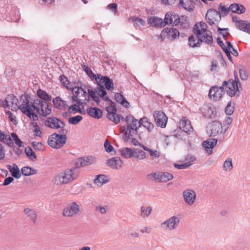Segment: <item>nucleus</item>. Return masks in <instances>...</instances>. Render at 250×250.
<instances>
[{"label":"nucleus","mask_w":250,"mask_h":250,"mask_svg":"<svg viewBox=\"0 0 250 250\" xmlns=\"http://www.w3.org/2000/svg\"><path fill=\"white\" fill-rule=\"evenodd\" d=\"M68 130L66 129H61L60 134L54 133L49 137L48 139V145L53 148H60L66 142V134Z\"/></svg>","instance_id":"nucleus-1"},{"label":"nucleus","mask_w":250,"mask_h":250,"mask_svg":"<svg viewBox=\"0 0 250 250\" xmlns=\"http://www.w3.org/2000/svg\"><path fill=\"white\" fill-rule=\"evenodd\" d=\"M222 86L224 87V90H226L227 94L231 97L235 96H240V93L243 90L242 84L239 79L237 78L235 81L229 80L228 81L223 82Z\"/></svg>","instance_id":"nucleus-2"},{"label":"nucleus","mask_w":250,"mask_h":250,"mask_svg":"<svg viewBox=\"0 0 250 250\" xmlns=\"http://www.w3.org/2000/svg\"><path fill=\"white\" fill-rule=\"evenodd\" d=\"M125 122L128 125L126 127L125 126H122L120 129L121 132L124 134L125 140L127 141L131 136V129L137 127V124L139 125V122L131 115L126 116Z\"/></svg>","instance_id":"nucleus-3"},{"label":"nucleus","mask_w":250,"mask_h":250,"mask_svg":"<svg viewBox=\"0 0 250 250\" xmlns=\"http://www.w3.org/2000/svg\"><path fill=\"white\" fill-rule=\"evenodd\" d=\"M71 91L74 95L72 97V102L81 104H86L88 103V96L86 91L82 87L75 86L72 87Z\"/></svg>","instance_id":"nucleus-4"},{"label":"nucleus","mask_w":250,"mask_h":250,"mask_svg":"<svg viewBox=\"0 0 250 250\" xmlns=\"http://www.w3.org/2000/svg\"><path fill=\"white\" fill-rule=\"evenodd\" d=\"M79 176L78 173H58L53 178V183L57 186L67 184Z\"/></svg>","instance_id":"nucleus-5"},{"label":"nucleus","mask_w":250,"mask_h":250,"mask_svg":"<svg viewBox=\"0 0 250 250\" xmlns=\"http://www.w3.org/2000/svg\"><path fill=\"white\" fill-rule=\"evenodd\" d=\"M193 32L195 35H198L199 37L204 36L205 40H208V36L211 37V44L212 43L213 39L211 33L208 30V25L204 21H200L196 23L193 26Z\"/></svg>","instance_id":"nucleus-6"},{"label":"nucleus","mask_w":250,"mask_h":250,"mask_svg":"<svg viewBox=\"0 0 250 250\" xmlns=\"http://www.w3.org/2000/svg\"><path fill=\"white\" fill-rule=\"evenodd\" d=\"M33 108L43 116H46L51 113V108L45 101L41 99H36L33 103Z\"/></svg>","instance_id":"nucleus-7"},{"label":"nucleus","mask_w":250,"mask_h":250,"mask_svg":"<svg viewBox=\"0 0 250 250\" xmlns=\"http://www.w3.org/2000/svg\"><path fill=\"white\" fill-rule=\"evenodd\" d=\"M80 211V205L73 201L68 204L63 208L62 215L64 217L72 218L78 215Z\"/></svg>","instance_id":"nucleus-8"},{"label":"nucleus","mask_w":250,"mask_h":250,"mask_svg":"<svg viewBox=\"0 0 250 250\" xmlns=\"http://www.w3.org/2000/svg\"><path fill=\"white\" fill-rule=\"evenodd\" d=\"M206 19L210 26L217 27L218 23L221 20V14L215 9H209L206 13Z\"/></svg>","instance_id":"nucleus-9"},{"label":"nucleus","mask_w":250,"mask_h":250,"mask_svg":"<svg viewBox=\"0 0 250 250\" xmlns=\"http://www.w3.org/2000/svg\"><path fill=\"white\" fill-rule=\"evenodd\" d=\"M147 178L156 182H167L173 178L171 173H150L147 175Z\"/></svg>","instance_id":"nucleus-10"},{"label":"nucleus","mask_w":250,"mask_h":250,"mask_svg":"<svg viewBox=\"0 0 250 250\" xmlns=\"http://www.w3.org/2000/svg\"><path fill=\"white\" fill-rule=\"evenodd\" d=\"M179 223V218L176 216H172L162 223L160 226L165 230L172 231L178 228Z\"/></svg>","instance_id":"nucleus-11"},{"label":"nucleus","mask_w":250,"mask_h":250,"mask_svg":"<svg viewBox=\"0 0 250 250\" xmlns=\"http://www.w3.org/2000/svg\"><path fill=\"white\" fill-rule=\"evenodd\" d=\"M208 127L210 129V135L215 136L219 134H224L228 129L229 126L224 128L225 125H223L221 123L214 121L208 125Z\"/></svg>","instance_id":"nucleus-12"},{"label":"nucleus","mask_w":250,"mask_h":250,"mask_svg":"<svg viewBox=\"0 0 250 250\" xmlns=\"http://www.w3.org/2000/svg\"><path fill=\"white\" fill-rule=\"evenodd\" d=\"M182 195L185 203L188 206L193 205L196 199V193L194 190L188 188L183 191Z\"/></svg>","instance_id":"nucleus-13"},{"label":"nucleus","mask_w":250,"mask_h":250,"mask_svg":"<svg viewBox=\"0 0 250 250\" xmlns=\"http://www.w3.org/2000/svg\"><path fill=\"white\" fill-rule=\"evenodd\" d=\"M196 38L191 35L188 37L189 45L192 47H199L200 46L202 42H205L207 44H211V37H208V40L205 39L204 36L198 37V35H195Z\"/></svg>","instance_id":"nucleus-14"},{"label":"nucleus","mask_w":250,"mask_h":250,"mask_svg":"<svg viewBox=\"0 0 250 250\" xmlns=\"http://www.w3.org/2000/svg\"><path fill=\"white\" fill-rule=\"evenodd\" d=\"M96 162L95 157L92 156L82 157L76 159L75 167L76 168L84 167L94 164Z\"/></svg>","instance_id":"nucleus-15"},{"label":"nucleus","mask_w":250,"mask_h":250,"mask_svg":"<svg viewBox=\"0 0 250 250\" xmlns=\"http://www.w3.org/2000/svg\"><path fill=\"white\" fill-rule=\"evenodd\" d=\"M44 125L46 126L53 129L61 128L64 129L65 123L56 117H49L44 122Z\"/></svg>","instance_id":"nucleus-16"},{"label":"nucleus","mask_w":250,"mask_h":250,"mask_svg":"<svg viewBox=\"0 0 250 250\" xmlns=\"http://www.w3.org/2000/svg\"><path fill=\"white\" fill-rule=\"evenodd\" d=\"M225 94L224 87L221 86L218 87L214 86L212 87L209 91L208 97L210 99L214 101H217L221 99L223 95Z\"/></svg>","instance_id":"nucleus-17"},{"label":"nucleus","mask_w":250,"mask_h":250,"mask_svg":"<svg viewBox=\"0 0 250 250\" xmlns=\"http://www.w3.org/2000/svg\"><path fill=\"white\" fill-rule=\"evenodd\" d=\"M153 117L157 126L162 128L166 127L167 121V117L163 111H155L153 114Z\"/></svg>","instance_id":"nucleus-18"},{"label":"nucleus","mask_w":250,"mask_h":250,"mask_svg":"<svg viewBox=\"0 0 250 250\" xmlns=\"http://www.w3.org/2000/svg\"><path fill=\"white\" fill-rule=\"evenodd\" d=\"M97 84L102 88L112 91L114 89L113 81L107 76H103L101 75L100 78L96 82Z\"/></svg>","instance_id":"nucleus-19"},{"label":"nucleus","mask_w":250,"mask_h":250,"mask_svg":"<svg viewBox=\"0 0 250 250\" xmlns=\"http://www.w3.org/2000/svg\"><path fill=\"white\" fill-rule=\"evenodd\" d=\"M17 109H19L22 113H25V110H28L31 108H33V106H31L33 105V103L30 104L28 97L27 95H22L20 97V99Z\"/></svg>","instance_id":"nucleus-20"},{"label":"nucleus","mask_w":250,"mask_h":250,"mask_svg":"<svg viewBox=\"0 0 250 250\" xmlns=\"http://www.w3.org/2000/svg\"><path fill=\"white\" fill-rule=\"evenodd\" d=\"M114 103H111L110 106L106 107V110L108 112L107 117L110 120L114 122L115 124H118L120 121L122 115L116 113L117 110L115 107L112 105Z\"/></svg>","instance_id":"nucleus-21"},{"label":"nucleus","mask_w":250,"mask_h":250,"mask_svg":"<svg viewBox=\"0 0 250 250\" xmlns=\"http://www.w3.org/2000/svg\"><path fill=\"white\" fill-rule=\"evenodd\" d=\"M179 32L176 28L167 27L163 30L160 37L161 39V42H162L164 41L163 37H165V36H167L168 38H171V39L174 40L176 38V37L179 36Z\"/></svg>","instance_id":"nucleus-22"},{"label":"nucleus","mask_w":250,"mask_h":250,"mask_svg":"<svg viewBox=\"0 0 250 250\" xmlns=\"http://www.w3.org/2000/svg\"><path fill=\"white\" fill-rule=\"evenodd\" d=\"M178 19V15L172 12H167L165 17V25L169 23L172 25H178L179 24Z\"/></svg>","instance_id":"nucleus-23"},{"label":"nucleus","mask_w":250,"mask_h":250,"mask_svg":"<svg viewBox=\"0 0 250 250\" xmlns=\"http://www.w3.org/2000/svg\"><path fill=\"white\" fill-rule=\"evenodd\" d=\"M233 21H235L236 27L240 30L250 34V23L246 21H235L232 18Z\"/></svg>","instance_id":"nucleus-24"},{"label":"nucleus","mask_w":250,"mask_h":250,"mask_svg":"<svg viewBox=\"0 0 250 250\" xmlns=\"http://www.w3.org/2000/svg\"><path fill=\"white\" fill-rule=\"evenodd\" d=\"M5 102L6 103V104L9 105V107H11L12 111H16L17 110L16 107L18 106L19 102L18 99L14 95H8L5 99Z\"/></svg>","instance_id":"nucleus-25"},{"label":"nucleus","mask_w":250,"mask_h":250,"mask_svg":"<svg viewBox=\"0 0 250 250\" xmlns=\"http://www.w3.org/2000/svg\"><path fill=\"white\" fill-rule=\"evenodd\" d=\"M203 115L206 118H211L214 117L216 114V110L213 106L205 105L202 110Z\"/></svg>","instance_id":"nucleus-26"},{"label":"nucleus","mask_w":250,"mask_h":250,"mask_svg":"<svg viewBox=\"0 0 250 250\" xmlns=\"http://www.w3.org/2000/svg\"><path fill=\"white\" fill-rule=\"evenodd\" d=\"M179 125L181 128H182L184 131L187 133H190L192 132L193 128L191 125L190 121L183 118L179 123Z\"/></svg>","instance_id":"nucleus-27"},{"label":"nucleus","mask_w":250,"mask_h":250,"mask_svg":"<svg viewBox=\"0 0 250 250\" xmlns=\"http://www.w3.org/2000/svg\"><path fill=\"white\" fill-rule=\"evenodd\" d=\"M217 139L214 138L208 139L207 141L203 143V146L205 148V150L208 152L209 154L212 152L211 149L216 145Z\"/></svg>","instance_id":"nucleus-28"},{"label":"nucleus","mask_w":250,"mask_h":250,"mask_svg":"<svg viewBox=\"0 0 250 250\" xmlns=\"http://www.w3.org/2000/svg\"><path fill=\"white\" fill-rule=\"evenodd\" d=\"M87 113L92 118L100 119L103 116V111L98 107H90L87 109Z\"/></svg>","instance_id":"nucleus-29"},{"label":"nucleus","mask_w":250,"mask_h":250,"mask_svg":"<svg viewBox=\"0 0 250 250\" xmlns=\"http://www.w3.org/2000/svg\"><path fill=\"white\" fill-rule=\"evenodd\" d=\"M148 22L151 26L153 27H164L165 25V20L157 17H151L148 20Z\"/></svg>","instance_id":"nucleus-30"},{"label":"nucleus","mask_w":250,"mask_h":250,"mask_svg":"<svg viewBox=\"0 0 250 250\" xmlns=\"http://www.w3.org/2000/svg\"><path fill=\"white\" fill-rule=\"evenodd\" d=\"M122 162L119 157H116L108 160L107 161V165L113 169H117L122 165Z\"/></svg>","instance_id":"nucleus-31"},{"label":"nucleus","mask_w":250,"mask_h":250,"mask_svg":"<svg viewBox=\"0 0 250 250\" xmlns=\"http://www.w3.org/2000/svg\"><path fill=\"white\" fill-rule=\"evenodd\" d=\"M82 67L84 71V72L86 73V74L88 76V77L90 78L92 81H96L97 82L98 79L100 78L101 76V74H94L91 69L87 66L85 65H83Z\"/></svg>","instance_id":"nucleus-32"},{"label":"nucleus","mask_w":250,"mask_h":250,"mask_svg":"<svg viewBox=\"0 0 250 250\" xmlns=\"http://www.w3.org/2000/svg\"><path fill=\"white\" fill-rule=\"evenodd\" d=\"M229 9L233 13H235L238 14L244 13L246 9L245 7L242 5L238 3H233L229 6Z\"/></svg>","instance_id":"nucleus-33"},{"label":"nucleus","mask_w":250,"mask_h":250,"mask_svg":"<svg viewBox=\"0 0 250 250\" xmlns=\"http://www.w3.org/2000/svg\"><path fill=\"white\" fill-rule=\"evenodd\" d=\"M109 180V177L104 174H99L97 176V177L94 179V182L97 185V186H101L103 184L108 183Z\"/></svg>","instance_id":"nucleus-34"},{"label":"nucleus","mask_w":250,"mask_h":250,"mask_svg":"<svg viewBox=\"0 0 250 250\" xmlns=\"http://www.w3.org/2000/svg\"><path fill=\"white\" fill-rule=\"evenodd\" d=\"M95 90L97 95L102 98L103 100L113 103V102L109 99L104 88H102L100 86L97 87L95 88Z\"/></svg>","instance_id":"nucleus-35"},{"label":"nucleus","mask_w":250,"mask_h":250,"mask_svg":"<svg viewBox=\"0 0 250 250\" xmlns=\"http://www.w3.org/2000/svg\"><path fill=\"white\" fill-rule=\"evenodd\" d=\"M115 99L117 102L121 104L123 106L127 108L129 107V103L127 101L123 95L119 93L115 94Z\"/></svg>","instance_id":"nucleus-36"},{"label":"nucleus","mask_w":250,"mask_h":250,"mask_svg":"<svg viewBox=\"0 0 250 250\" xmlns=\"http://www.w3.org/2000/svg\"><path fill=\"white\" fill-rule=\"evenodd\" d=\"M53 104L56 108H63L68 106L67 102L61 99L60 97H57L53 100Z\"/></svg>","instance_id":"nucleus-37"},{"label":"nucleus","mask_w":250,"mask_h":250,"mask_svg":"<svg viewBox=\"0 0 250 250\" xmlns=\"http://www.w3.org/2000/svg\"><path fill=\"white\" fill-rule=\"evenodd\" d=\"M181 6L185 10L191 12L195 8V5H193L189 0H179Z\"/></svg>","instance_id":"nucleus-38"},{"label":"nucleus","mask_w":250,"mask_h":250,"mask_svg":"<svg viewBox=\"0 0 250 250\" xmlns=\"http://www.w3.org/2000/svg\"><path fill=\"white\" fill-rule=\"evenodd\" d=\"M138 124V127L141 126V125H143L149 131H151L154 127V125L151 123L148 122L146 117L141 118L139 120Z\"/></svg>","instance_id":"nucleus-39"},{"label":"nucleus","mask_w":250,"mask_h":250,"mask_svg":"<svg viewBox=\"0 0 250 250\" xmlns=\"http://www.w3.org/2000/svg\"><path fill=\"white\" fill-rule=\"evenodd\" d=\"M119 151L121 155L125 158H130L134 156V151L130 148H123Z\"/></svg>","instance_id":"nucleus-40"},{"label":"nucleus","mask_w":250,"mask_h":250,"mask_svg":"<svg viewBox=\"0 0 250 250\" xmlns=\"http://www.w3.org/2000/svg\"><path fill=\"white\" fill-rule=\"evenodd\" d=\"M152 208L151 206H143L140 208V216L142 218H147L151 213Z\"/></svg>","instance_id":"nucleus-41"},{"label":"nucleus","mask_w":250,"mask_h":250,"mask_svg":"<svg viewBox=\"0 0 250 250\" xmlns=\"http://www.w3.org/2000/svg\"><path fill=\"white\" fill-rule=\"evenodd\" d=\"M0 141L7 144L9 146H14V143L11 137L8 135H5L0 131Z\"/></svg>","instance_id":"nucleus-42"},{"label":"nucleus","mask_w":250,"mask_h":250,"mask_svg":"<svg viewBox=\"0 0 250 250\" xmlns=\"http://www.w3.org/2000/svg\"><path fill=\"white\" fill-rule=\"evenodd\" d=\"M188 17L186 16H178V21H179L180 27L183 28H188L189 26V23L187 20Z\"/></svg>","instance_id":"nucleus-43"},{"label":"nucleus","mask_w":250,"mask_h":250,"mask_svg":"<svg viewBox=\"0 0 250 250\" xmlns=\"http://www.w3.org/2000/svg\"><path fill=\"white\" fill-rule=\"evenodd\" d=\"M37 95L41 99L44 100L43 101H50L51 99V97L49 96L45 91L39 89L37 90Z\"/></svg>","instance_id":"nucleus-44"},{"label":"nucleus","mask_w":250,"mask_h":250,"mask_svg":"<svg viewBox=\"0 0 250 250\" xmlns=\"http://www.w3.org/2000/svg\"><path fill=\"white\" fill-rule=\"evenodd\" d=\"M11 139L12 138L15 143L20 147H24L23 143L19 138L17 134L14 132H12L11 134Z\"/></svg>","instance_id":"nucleus-45"},{"label":"nucleus","mask_w":250,"mask_h":250,"mask_svg":"<svg viewBox=\"0 0 250 250\" xmlns=\"http://www.w3.org/2000/svg\"><path fill=\"white\" fill-rule=\"evenodd\" d=\"M33 109L34 108H31L28 110H25V112L23 114L26 115L29 118L32 120L33 121H36L38 120V117L36 114L33 112Z\"/></svg>","instance_id":"nucleus-46"},{"label":"nucleus","mask_w":250,"mask_h":250,"mask_svg":"<svg viewBox=\"0 0 250 250\" xmlns=\"http://www.w3.org/2000/svg\"><path fill=\"white\" fill-rule=\"evenodd\" d=\"M25 153L27 156L31 160H34L37 159V156L35 152L33 151L30 147H27L25 148Z\"/></svg>","instance_id":"nucleus-47"},{"label":"nucleus","mask_w":250,"mask_h":250,"mask_svg":"<svg viewBox=\"0 0 250 250\" xmlns=\"http://www.w3.org/2000/svg\"><path fill=\"white\" fill-rule=\"evenodd\" d=\"M24 213L28 216L30 217L31 219L33 221H35L37 217V214L35 210L30 209L29 208H26L24 209Z\"/></svg>","instance_id":"nucleus-48"},{"label":"nucleus","mask_w":250,"mask_h":250,"mask_svg":"<svg viewBox=\"0 0 250 250\" xmlns=\"http://www.w3.org/2000/svg\"><path fill=\"white\" fill-rule=\"evenodd\" d=\"M134 156L139 160H142L146 157L145 152L141 149H135L134 150Z\"/></svg>","instance_id":"nucleus-49"},{"label":"nucleus","mask_w":250,"mask_h":250,"mask_svg":"<svg viewBox=\"0 0 250 250\" xmlns=\"http://www.w3.org/2000/svg\"><path fill=\"white\" fill-rule=\"evenodd\" d=\"M218 10L219 11L218 12L220 13L221 15H222V16H226L229 14L230 9H229V7L227 8L225 5H223L222 3H220L218 8Z\"/></svg>","instance_id":"nucleus-50"},{"label":"nucleus","mask_w":250,"mask_h":250,"mask_svg":"<svg viewBox=\"0 0 250 250\" xmlns=\"http://www.w3.org/2000/svg\"><path fill=\"white\" fill-rule=\"evenodd\" d=\"M83 119L82 116L77 115L68 119V123L72 125H77Z\"/></svg>","instance_id":"nucleus-51"},{"label":"nucleus","mask_w":250,"mask_h":250,"mask_svg":"<svg viewBox=\"0 0 250 250\" xmlns=\"http://www.w3.org/2000/svg\"><path fill=\"white\" fill-rule=\"evenodd\" d=\"M232 159L228 158L224 163V167L226 171H230L232 168Z\"/></svg>","instance_id":"nucleus-52"},{"label":"nucleus","mask_w":250,"mask_h":250,"mask_svg":"<svg viewBox=\"0 0 250 250\" xmlns=\"http://www.w3.org/2000/svg\"><path fill=\"white\" fill-rule=\"evenodd\" d=\"M133 21L134 22V26H144L145 25V21L142 19L137 17H132Z\"/></svg>","instance_id":"nucleus-53"},{"label":"nucleus","mask_w":250,"mask_h":250,"mask_svg":"<svg viewBox=\"0 0 250 250\" xmlns=\"http://www.w3.org/2000/svg\"><path fill=\"white\" fill-rule=\"evenodd\" d=\"M239 75L242 81H246L249 77V74L246 70L244 68H240L239 70Z\"/></svg>","instance_id":"nucleus-54"},{"label":"nucleus","mask_w":250,"mask_h":250,"mask_svg":"<svg viewBox=\"0 0 250 250\" xmlns=\"http://www.w3.org/2000/svg\"><path fill=\"white\" fill-rule=\"evenodd\" d=\"M234 105L232 104L231 102L228 104L227 107L225 108V112L227 115H230L233 114L234 111Z\"/></svg>","instance_id":"nucleus-55"},{"label":"nucleus","mask_w":250,"mask_h":250,"mask_svg":"<svg viewBox=\"0 0 250 250\" xmlns=\"http://www.w3.org/2000/svg\"><path fill=\"white\" fill-rule=\"evenodd\" d=\"M191 165L190 162H186L185 163H182L181 164H174V167H175L179 169H186L189 167Z\"/></svg>","instance_id":"nucleus-56"},{"label":"nucleus","mask_w":250,"mask_h":250,"mask_svg":"<svg viewBox=\"0 0 250 250\" xmlns=\"http://www.w3.org/2000/svg\"><path fill=\"white\" fill-rule=\"evenodd\" d=\"M107 209L108 207L107 206H96L95 210L96 211H99L102 214H104L106 213Z\"/></svg>","instance_id":"nucleus-57"},{"label":"nucleus","mask_w":250,"mask_h":250,"mask_svg":"<svg viewBox=\"0 0 250 250\" xmlns=\"http://www.w3.org/2000/svg\"><path fill=\"white\" fill-rule=\"evenodd\" d=\"M6 167L9 170V172H20L18 166L15 164L7 165Z\"/></svg>","instance_id":"nucleus-58"},{"label":"nucleus","mask_w":250,"mask_h":250,"mask_svg":"<svg viewBox=\"0 0 250 250\" xmlns=\"http://www.w3.org/2000/svg\"><path fill=\"white\" fill-rule=\"evenodd\" d=\"M81 105L82 104H79L76 103V104H73L69 107L68 111L70 112L76 113L78 112V109H79V107L81 106Z\"/></svg>","instance_id":"nucleus-59"},{"label":"nucleus","mask_w":250,"mask_h":250,"mask_svg":"<svg viewBox=\"0 0 250 250\" xmlns=\"http://www.w3.org/2000/svg\"><path fill=\"white\" fill-rule=\"evenodd\" d=\"M60 80L62 83L63 85L64 86H65L67 88L72 89L71 87H70L68 84H69L68 79L66 77L64 76H60Z\"/></svg>","instance_id":"nucleus-60"},{"label":"nucleus","mask_w":250,"mask_h":250,"mask_svg":"<svg viewBox=\"0 0 250 250\" xmlns=\"http://www.w3.org/2000/svg\"><path fill=\"white\" fill-rule=\"evenodd\" d=\"M229 30L228 28H221L220 27H218L217 30L219 31L220 34L223 36V38L225 40H227V36L229 35V33L226 32Z\"/></svg>","instance_id":"nucleus-61"},{"label":"nucleus","mask_w":250,"mask_h":250,"mask_svg":"<svg viewBox=\"0 0 250 250\" xmlns=\"http://www.w3.org/2000/svg\"><path fill=\"white\" fill-rule=\"evenodd\" d=\"M117 7L118 5L116 3H113L111 4H109L107 6V9L111 10L112 12H113L115 14L117 12Z\"/></svg>","instance_id":"nucleus-62"},{"label":"nucleus","mask_w":250,"mask_h":250,"mask_svg":"<svg viewBox=\"0 0 250 250\" xmlns=\"http://www.w3.org/2000/svg\"><path fill=\"white\" fill-rule=\"evenodd\" d=\"M33 148L38 150H41L43 149V146L41 143L33 142L32 143Z\"/></svg>","instance_id":"nucleus-63"},{"label":"nucleus","mask_w":250,"mask_h":250,"mask_svg":"<svg viewBox=\"0 0 250 250\" xmlns=\"http://www.w3.org/2000/svg\"><path fill=\"white\" fill-rule=\"evenodd\" d=\"M5 114L7 116H8V118L9 119V120L12 122L14 124H16V117H15V116H14L12 113L11 112H10V111H6L5 112Z\"/></svg>","instance_id":"nucleus-64"}]
</instances>
